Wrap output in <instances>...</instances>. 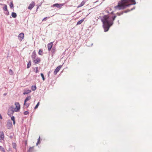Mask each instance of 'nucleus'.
<instances>
[{"mask_svg": "<svg viewBox=\"0 0 152 152\" xmlns=\"http://www.w3.org/2000/svg\"><path fill=\"white\" fill-rule=\"evenodd\" d=\"M136 4L135 0H121L118 3V5L114 7V8L115 10H124Z\"/></svg>", "mask_w": 152, "mask_h": 152, "instance_id": "f257e3e1", "label": "nucleus"}, {"mask_svg": "<svg viewBox=\"0 0 152 152\" xmlns=\"http://www.w3.org/2000/svg\"><path fill=\"white\" fill-rule=\"evenodd\" d=\"M103 23V27L104 28H109L113 25V22L108 20V17L107 15H104L101 19Z\"/></svg>", "mask_w": 152, "mask_h": 152, "instance_id": "f03ea898", "label": "nucleus"}, {"mask_svg": "<svg viewBox=\"0 0 152 152\" xmlns=\"http://www.w3.org/2000/svg\"><path fill=\"white\" fill-rule=\"evenodd\" d=\"M14 112H15V111L14 109L13 106H11L8 110L7 114L11 116L13 115Z\"/></svg>", "mask_w": 152, "mask_h": 152, "instance_id": "7ed1b4c3", "label": "nucleus"}, {"mask_svg": "<svg viewBox=\"0 0 152 152\" xmlns=\"http://www.w3.org/2000/svg\"><path fill=\"white\" fill-rule=\"evenodd\" d=\"M15 107H14V111L16 112H18L20 110V106L19 102H16L15 103Z\"/></svg>", "mask_w": 152, "mask_h": 152, "instance_id": "20e7f679", "label": "nucleus"}, {"mask_svg": "<svg viewBox=\"0 0 152 152\" xmlns=\"http://www.w3.org/2000/svg\"><path fill=\"white\" fill-rule=\"evenodd\" d=\"M31 99V96L30 95L28 96L26 99H25L24 101V105L26 107H28L29 105V103H28L27 102L29 100Z\"/></svg>", "mask_w": 152, "mask_h": 152, "instance_id": "39448f33", "label": "nucleus"}, {"mask_svg": "<svg viewBox=\"0 0 152 152\" xmlns=\"http://www.w3.org/2000/svg\"><path fill=\"white\" fill-rule=\"evenodd\" d=\"M107 15L108 17V20L111 21H113V22L114 20H115V18L116 17V16L115 15L112 16L111 15Z\"/></svg>", "mask_w": 152, "mask_h": 152, "instance_id": "423d86ee", "label": "nucleus"}, {"mask_svg": "<svg viewBox=\"0 0 152 152\" xmlns=\"http://www.w3.org/2000/svg\"><path fill=\"white\" fill-rule=\"evenodd\" d=\"M64 5V4L56 3L53 4L52 7H56L60 9Z\"/></svg>", "mask_w": 152, "mask_h": 152, "instance_id": "0eeeda50", "label": "nucleus"}, {"mask_svg": "<svg viewBox=\"0 0 152 152\" xmlns=\"http://www.w3.org/2000/svg\"><path fill=\"white\" fill-rule=\"evenodd\" d=\"M33 61L35 64H37L40 62L41 59L40 58L37 57L36 58L33 59Z\"/></svg>", "mask_w": 152, "mask_h": 152, "instance_id": "6e6552de", "label": "nucleus"}, {"mask_svg": "<svg viewBox=\"0 0 152 152\" xmlns=\"http://www.w3.org/2000/svg\"><path fill=\"white\" fill-rule=\"evenodd\" d=\"M62 65H60L58 66L55 69L54 73L55 75H56L57 73L59 72L61 68L62 67Z\"/></svg>", "mask_w": 152, "mask_h": 152, "instance_id": "1a4fd4ad", "label": "nucleus"}, {"mask_svg": "<svg viewBox=\"0 0 152 152\" xmlns=\"http://www.w3.org/2000/svg\"><path fill=\"white\" fill-rule=\"evenodd\" d=\"M24 37V34L23 33H20L18 36V39L20 41H21L23 39Z\"/></svg>", "mask_w": 152, "mask_h": 152, "instance_id": "9d476101", "label": "nucleus"}, {"mask_svg": "<svg viewBox=\"0 0 152 152\" xmlns=\"http://www.w3.org/2000/svg\"><path fill=\"white\" fill-rule=\"evenodd\" d=\"M35 4L34 1L32 2L29 5L28 9L29 10H31L35 6Z\"/></svg>", "mask_w": 152, "mask_h": 152, "instance_id": "9b49d317", "label": "nucleus"}, {"mask_svg": "<svg viewBox=\"0 0 152 152\" xmlns=\"http://www.w3.org/2000/svg\"><path fill=\"white\" fill-rule=\"evenodd\" d=\"M53 45V42H50L48 44V48L49 51H50L51 50V49L52 48Z\"/></svg>", "mask_w": 152, "mask_h": 152, "instance_id": "f8f14e48", "label": "nucleus"}, {"mask_svg": "<svg viewBox=\"0 0 152 152\" xmlns=\"http://www.w3.org/2000/svg\"><path fill=\"white\" fill-rule=\"evenodd\" d=\"M37 56L35 50L33 51L32 53V55L31 56V57L33 59H35L36 58V57Z\"/></svg>", "mask_w": 152, "mask_h": 152, "instance_id": "ddd939ff", "label": "nucleus"}, {"mask_svg": "<svg viewBox=\"0 0 152 152\" xmlns=\"http://www.w3.org/2000/svg\"><path fill=\"white\" fill-rule=\"evenodd\" d=\"M135 7H134L133 8L131 9L130 10L128 9L124 11V12L125 13H126L128 12H129L130 11H132V10H134L135 9Z\"/></svg>", "mask_w": 152, "mask_h": 152, "instance_id": "4468645a", "label": "nucleus"}, {"mask_svg": "<svg viewBox=\"0 0 152 152\" xmlns=\"http://www.w3.org/2000/svg\"><path fill=\"white\" fill-rule=\"evenodd\" d=\"M31 92V91L30 90H24V92L23 93V94H27Z\"/></svg>", "mask_w": 152, "mask_h": 152, "instance_id": "2eb2a0df", "label": "nucleus"}, {"mask_svg": "<svg viewBox=\"0 0 152 152\" xmlns=\"http://www.w3.org/2000/svg\"><path fill=\"white\" fill-rule=\"evenodd\" d=\"M0 137L1 140H4V135L3 132H1L0 133Z\"/></svg>", "mask_w": 152, "mask_h": 152, "instance_id": "dca6fc26", "label": "nucleus"}, {"mask_svg": "<svg viewBox=\"0 0 152 152\" xmlns=\"http://www.w3.org/2000/svg\"><path fill=\"white\" fill-rule=\"evenodd\" d=\"M34 151V147L33 146L29 148L28 152H33Z\"/></svg>", "mask_w": 152, "mask_h": 152, "instance_id": "f3484780", "label": "nucleus"}, {"mask_svg": "<svg viewBox=\"0 0 152 152\" xmlns=\"http://www.w3.org/2000/svg\"><path fill=\"white\" fill-rule=\"evenodd\" d=\"M3 6L4 7H3V10L4 11H5L6 10H7V5L5 4H2Z\"/></svg>", "mask_w": 152, "mask_h": 152, "instance_id": "a211bd4d", "label": "nucleus"}, {"mask_svg": "<svg viewBox=\"0 0 152 152\" xmlns=\"http://www.w3.org/2000/svg\"><path fill=\"white\" fill-rule=\"evenodd\" d=\"M38 54L39 55L42 56L43 54V50L42 49H40L38 52Z\"/></svg>", "mask_w": 152, "mask_h": 152, "instance_id": "6ab92c4d", "label": "nucleus"}, {"mask_svg": "<svg viewBox=\"0 0 152 152\" xmlns=\"http://www.w3.org/2000/svg\"><path fill=\"white\" fill-rule=\"evenodd\" d=\"M11 15L13 18H16L17 17L16 13L13 12H12Z\"/></svg>", "mask_w": 152, "mask_h": 152, "instance_id": "aec40b11", "label": "nucleus"}, {"mask_svg": "<svg viewBox=\"0 0 152 152\" xmlns=\"http://www.w3.org/2000/svg\"><path fill=\"white\" fill-rule=\"evenodd\" d=\"M84 19L83 18L77 22V25H79L81 24L84 20Z\"/></svg>", "mask_w": 152, "mask_h": 152, "instance_id": "412c9836", "label": "nucleus"}, {"mask_svg": "<svg viewBox=\"0 0 152 152\" xmlns=\"http://www.w3.org/2000/svg\"><path fill=\"white\" fill-rule=\"evenodd\" d=\"M10 8L11 9H12V8H13L14 7L13 4V1H12L10 2Z\"/></svg>", "mask_w": 152, "mask_h": 152, "instance_id": "4be33fe9", "label": "nucleus"}, {"mask_svg": "<svg viewBox=\"0 0 152 152\" xmlns=\"http://www.w3.org/2000/svg\"><path fill=\"white\" fill-rule=\"evenodd\" d=\"M31 66V61H29V62H28V63L27 64V68H28Z\"/></svg>", "mask_w": 152, "mask_h": 152, "instance_id": "5701e85b", "label": "nucleus"}, {"mask_svg": "<svg viewBox=\"0 0 152 152\" xmlns=\"http://www.w3.org/2000/svg\"><path fill=\"white\" fill-rule=\"evenodd\" d=\"M4 13L7 16L9 15V13L8 9L5 11H4Z\"/></svg>", "mask_w": 152, "mask_h": 152, "instance_id": "b1692460", "label": "nucleus"}, {"mask_svg": "<svg viewBox=\"0 0 152 152\" xmlns=\"http://www.w3.org/2000/svg\"><path fill=\"white\" fill-rule=\"evenodd\" d=\"M31 90L32 91H35L36 89L37 88H36V86H31Z\"/></svg>", "mask_w": 152, "mask_h": 152, "instance_id": "393cba45", "label": "nucleus"}, {"mask_svg": "<svg viewBox=\"0 0 152 152\" xmlns=\"http://www.w3.org/2000/svg\"><path fill=\"white\" fill-rule=\"evenodd\" d=\"M85 4V2L83 1L79 5H78L77 7L78 8V7H82V6H83L84 5V4Z\"/></svg>", "mask_w": 152, "mask_h": 152, "instance_id": "a878e982", "label": "nucleus"}, {"mask_svg": "<svg viewBox=\"0 0 152 152\" xmlns=\"http://www.w3.org/2000/svg\"><path fill=\"white\" fill-rule=\"evenodd\" d=\"M11 119L13 121V124L15 125V117L14 116H12L11 117Z\"/></svg>", "mask_w": 152, "mask_h": 152, "instance_id": "bb28decb", "label": "nucleus"}, {"mask_svg": "<svg viewBox=\"0 0 152 152\" xmlns=\"http://www.w3.org/2000/svg\"><path fill=\"white\" fill-rule=\"evenodd\" d=\"M0 150L2 152H5L4 148L1 146H0Z\"/></svg>", "mask_w": 152, "mask_h": 152, "instance_id": "cd10ccee", "label": "nucleus"}, {"mask_svg": "<svg viewBox=\"0 0 152 152\" xmlns=\"http://www.w3.org/2000/svg\"><path fill=\"white\" fill-rule=\"evenodd\" d=\"M10 74L11 75H12L13 74V72L12 71L11 69H10L9 71Z\"/></svg>", "mask_w": 152, "mask_h": 152, "instance_id": "c85d7f7f", "label": "nucleus"}, {"mask_svg": "<svg viewBox=\"0 0 152 152\" xmlns=\"http://www.w3.org/2000/svg\"><path fill=\"white\" fill-rule=\"evenodd\" d=\"M39 102L36 105V106H35V107H34V109H37L38 107V106H39Z\"/></svg>", "mask_w": 152, "mask_h": 152, "instance_id": "c756f323", "label": "nucleus"}, {"mask_svg": "<svg viewBox=\"0 0 152 152\" xmlns=\"http://www.w3.org/2000/svg\"><path fill=\"white\" fill-rule=\"evenodd\" d=\"M41 76L43 80H45V79L44 77V75L42 73H41Z\"/></svg>", "mask_w": 152, "mask_h": 152, "instance_id": "7c9ffc66", "label": "nucleus"}, {"mask_svg": "<svg viewBox=\"0 0 152 152\" xmlns=\"http://www.w3.org/2000/svg\"><path fill=\"white\" fill-rule=\"evenodd\" d=\"M51 52L53 54H54L55 53V49H54L53 48L52 50H51Z\"/></svg>", "mask_w": 152, "mask_h": 152, "instance_id": "2f4dec72", "label": "nucleus"}, {"mask_svg": "<svg viewBox=\"0 0 152 152\" xmlns=\"http://www.w3.org/2000/svg\"><path fill=\"white\" fill-rule=\"evenodd\" d=\"M12 146H13V148H16V143H12Z\"/></svg>", "mask_w": 152, "mask_h": 152, "instance_id": "473e14b6", "label": "nucleus"}, {"mask_svg": "<svg viewBox=\"0 0 152 152\" xmlns=\"http://www.w3.org/2000/svg\"><path fill=\"white\" fill-rule=\"evenodd\" d=\"M40 136H39V139H38V141H37V145L38 144H39L40 143Z\"/></svg>", "mask_w": 152, "mask_h": 152, "instance_id": "72a5a7b5", "label": "nucleus"}, {"mask_svg": "<svg viewBox=\"0 0 152 152\" xmlns=\"http://www.w3.org/2000/svg\"><path fill=\"white\" fill-rule=\"evenodd\" d=\"M36 69V71H35V73H37L39 72V71L38 70V67H35Z\"/></svg>", "mask_w": 152, "mask_h": 152, "instance_id": "f704fd0d", "label": "nucleus"}, {"mask_svg": "<svg viewBox=\"0 0 152 152\" xmlns=\"http://www.w3.org/2000/svg\"><path fill=\"white\" fill-rule=\"evenodd\" d=\"M24 114L25 115H28L29 114V112L27 111H25L24 113Z\"/></svg>", "mask_w": 152, "mask_h": 152, "instance_id": "c9c22d12", "label": "nucleus"}, {"mask_svg": "<svg viewBox=\"0 0 152 152\" xmlns=\"http://www.w3.org/2000/svg\"><path fill=\"white\" fill-rule=\"evenodd\" d=\"M114 11H112L110 13V15H115V14L114 13Z\"/></svg>", "mask_w": 152, "mask_h": 152, "instance_id": "e433bc0d", "label": "nucleus"}, {"mask_svg": "<svg viewBox=\"0 0 152 152\" xmlns=\"http://www.w3.org/2000/svg\"><path fill=\"white\" fill-rule=\"evenodd\" d=\"M47 17H46L45 18L42 19V20L43 21H45L47 19Z\"/></svg>", "mask_w": 152, "mask_h": 152, "instance_id": "4c0bfd02", "label": "nucleus"}, {"mask_svg": "<svg viewBox=\"0 0 152 152\" xmlns=\"http://www.w3.org/2000/svg\"><path fill=\"white\" fill-rule=\"evenodd\" d=\"M120 15H122L124 12V11L122 12H120Z\"/></svg>", "mask_w": 152, "mask_h": 152, "instance_id": "58836bf2", "label": "nucleus"}, {"mask_svg": "<svg viewBox=\"0 0 152 152\" xmlns=\"http://www.w3.org/2000/svg\"><path fill=\"white\" fill-rule=\"evenodd\" d=\"M117 15H120V12L117 13Z\"/></svg>", "mask_w": 152, "mask_h": 152, "instance_id": "ea45409f", "label": "nucleus"}, {"mask_svg": "<svg viewBox=\"0 0 152 152\" xmlns=\"http://www.w3.org/2000/svg\"><path fill=\"white\" fill-rule=\"evenodd\" d=\"M109 29H104V31L105 32H106L107 31H108Z\"/></svg>", "mask_w": 152, "mask_h": 152, "instance_id": "a19ab883", "label": "nucleus"}, {"mask_svg": "<svg viewBox=\"0 0 152 152\" xmlns=\"http://www.w3.org/2000/svg\"><path fill=\"white\" fill-rule=\"evenodd\" d=\"M27 144V140H26L25 142V144H26V145Z\"/></svg>", "mask_w": 152, "mask_h": 152, "instance_id": "79ce46f5", "label": "nucleus"}, {"mask_svg": "<svg viewBox=\"0 0 152 152\" xmlns=\"http://www.w3.org/2000/svg\"><path fill=\"white\" fill-rule=\"evenodd\" d=\"M2 116H1V114H0V119H2Z\"/></svg>", "mask_w": 152, "mask_h": 152, "instance_id": "37998d69", "label": "nucleus"}, {"mask_svg": "<svg viewBox=\"0 0 152 152\" xmlns=\"http://www.w3.org/2000/svg\"><path fill=\"white\" fill-rule=\"evenodd\" d=\"M106 12H107V13H109V11H107V10H106Z\"/></svg>", "mask_w": 152, "mask_h": 152, "instance_id": "c03bdc74", "label": "nucleus"}]
</instances>
